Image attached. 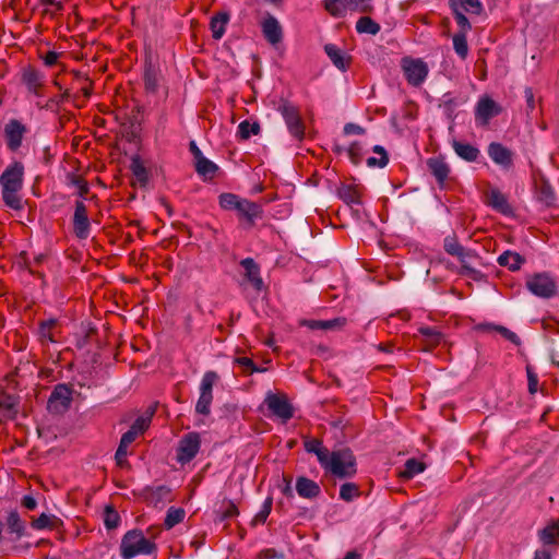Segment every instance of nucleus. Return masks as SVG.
Segmentation results:
<instances>
[{"label": "nucleus", "mask_w": 559, "mask_h": 559, "mask_svg": "<svg viewBox=\"0 0 559 559\" xmlns=\"http://www.w3.org/2000/svg\"><path fill=\"white\" fill-rule=\"evenodd\" d=\"M380 29V25L369 16H361L356 23V31L359 34L377 35Z\"/></svg>", "instance_id": "38"}, {"label": "nucleus", "mask_w": 559, "mask_h": 559, "mask_svg": "<svg viewBox=\"0 0 559 559\" xmlns=\"http://www.w3.org/2000/svg\"><path fill=\"white\" fill-rule=\"evenodd\" d=\"M346 324L345 318H335L332 320H301L300 325L310 330H336Z\"/></svg>", "instance_id": "24"}, {"label": "nucleus", "mask_w": 559, "mask_h": 559, "mask_svg": "<svg viewBox=\"0 0 559 559\" xmlns=\"http://www.w3.org/2000/svg\"><path fill=\"white\" fill-rule=\"evenodd\" d=\"M272 506H273V499H272V497H267L264 500L261 510L254 516L253 524H257V523L263 524L272 511Z\"/></svg>", "instance_id": "55"}, {"label": "nucleus", "mask_w": 559, "mask_h": 559, "mask_svg": "<svg viewBox=\"0 0 559 559\" xmlns=\"http://www.w3.org/2000/svg\"><path fill=\"white\" fill-rule=\"evenodd\" d=\"M72 229L74 236L80 240H85L91 235L92 225L88 218L87 207L83 200L75 201Z\"/></svg>", "instance_id": "6"}, {"label": "nucleus", "mask_w": 559, "mask_h": 559, "mask_svg": "<svg viewBox=\"0 0 559 559\" xmlns=\"http://www.w3.org/2000/svg\"><path fill=\"white\" fill-rule=\"evenodd\" d=\"M450 8H456L461 12L480 15L484 7L480 0H449Z\"/></svg>", "instance_id": "32"}, {"label": "nucleus", "mask_w": 559, "mask_h": 559, "mask_svg": "<svg viewBox=\"0 0 559 559\" xmlns=\"http://www.w3.org/2000/svg\"><path fill=\"white\" fill-rule=\"evenodd\" d=\"M186 516V511L182 508L171 507L168 509L165 518V526L170 530L177 524L181 523Z\"/></svg>", "instance_id": "41"}, {"label": "nucleus", "mask_w": 559, "mask_h": 559, "mask_svg": "<svg viewBox=\"0 0 559 559\" xmlns=\"http://www.w3.org/2000/svg\"><path fill=\"white\" fill-rule=\"evenodd\" d=\"M142 499L148 506L162 509L173 500V496L169 487L160 485L142 490Z\"/></svg>", "instance_id": "12"}, {"label": "nucleus", "mask_w": 559, "mask_h": 559, "mask_svg": "<svg viewBox=\"0 0 559 559\" xmlns=\"http://www.w3.org/2000/svg\"><path fill=\"white\" fill-rule=\"evenodd\" d=\"M264 402L272 414L281 418L284 423L294 417V408L286 395L269 393Z\"/></svg>", "instance_id": "11"}, {"label": "nucleus", "mask_w": 559, "mask_h": 559, "mask_svg": "<svg viewBox=\"0 0 559 559\" xmlns=\"http://www.w3.org/2000/svg\"><path fill=\"white\" fill-rule=\"evenodd\" d=\"M218 380V374L215 371H206L200 383V394H213V386Z\"/></svg>", "instance_id": "47"}, {"label": "nucleus", "mask_w": 559, "mask_h": 559, "mask_svg": "<svg viewBox=\"0 0 559 559\" xmlns=\"http://www.w3.org/2000/svg\"><path fill=\"white\" fill-rule=\"evenodd\" d=\"M243 199L234 193H222L218 197L219 205L226 211H236Z\"/></svg>", "instance_id": "44"}, {"label": "nucleus", "mask_w": 559, "mask_h": 559, "mask_svg": "<svg viewBox=\"0 0 559 559\" xmlns=\"http://www.w3.org/2000/svg\"><path fill=\"white\" fill-rule=\"evenodd\" d=\"M425 464L416 459H408L404 468L400 472V477L403 479H412L417 474L424 472Z\"/></svg>", "instance_id": "37"}, {"label": "nucleus", "mask_w": 559, "mask_h": 559, "mask_svg": "<svg viewBox=\"0 0 559 559\" xmlns=\"http://www.w3.org/2000/svg\"><path fill=\"white\" fill-rule=\"evenodd\" d=\"M213 401V394H200L195 405V412L198 414L207 416L211 412V404Z\"/></svg>", "instance_id": "50"}, {"label": "nucleus", "mask_w": 559, "mask_h": 559, "mask_svg": "<svg viewBox=\"0 0 559 559\" xmlns=\"http://www.w3.org/2000/svg\"><path fill=\"white\" fill-rule=\"evenodd\" d=\"M479 329L485 330V331L495 330V331L499 332L506 340L510 341L511 343H513L515 345L521 344L520 337L514 332L510 331L509 329H507L502 325L484 324V325H480Z\"/></svg>", "instance_id": "46"}, {"label": "nucleus", "mask_w": 559, "mask_h": 559, "mask_svg": "<svg viewBox=\"0 0 559 559\" xmlns=\"http://www.w3.org/2000/svg\"><path fill=\"white\" fill-rule=\"evenodd\" d=\"M240 265L246 271V277L258 292L263 288V280L260 276V267L252 258L241 260Z\"/></svg>", "instance_id": "21"}, {"label": "nucleus", "mask_w": 559, "mask_h": 559, "mask_svg": "<svg viewBox=\"0 0 559 559\" xmlns=\"http://www.w3.org/2000/svg\"><path fill=\"white\" fill-rule=\"evenodd\" d=\"M488 155L492 159L493 163L503 167L504 169H510L513 165V153L511 150L502 145L498 142H491L488 145Z\"/></svg>", "instance_id": "17"}, {"label": "nucleus", "mask_w": 559, "mask_h": 559, "mask_svg": "<svg viewBox=\"0 0 559 559\" xmlns=\"http://www.w3.org/2000/svg\"><path fill=\"white\" fill-rule=\"evenodd\" d=\"M452 147L456 155L466 162L477 160L480 154L479 150L476 146L461 141H453Z\"/></svg>", "instance_id": "30"}, {"label": "nucleus", "mask_w": 559, "mask_h": 559, "mask_svg": "<svg viewBox=\"0 0 559 559\" xmlns=\"http://www.w3.org/2000/svg\"><path fill=\"white\" fill-rule=\"evenodd\" d=\"M7 524L9 527V531L13 534H15L16 538H20L24 535L25 531V524L20 519V515L16 511H11L7 519Z\"/></svg>", "instance_id": "39"}, {"label": "nucleus", "mask_w": 559, "mask_h": 559, "mask_svg": "<svg viewBox=\"0 0 559 559\" xmlns=\"http://www.w3.org/2000/svg\"><path fill=\"white\" fill-rule=\"evenodd\" d=\"M321 466L337 478H350L357 473L356 457L348 448L332 451Z\"/></svg>", "instance_id": "3"}, {"label": "nucleus", "mask_w": 559, "mask_h": 559, "mask_svg": "<svg viewBox=\"0 0 559 559\" xmlns=\"http://www.w3.org/2000/svg\"><path fill=\"white\" fill-rule=\"evenodd\" d=\"M337 195L348 205L361 204L360 192L357 186L343 183L337 189Z\"/></svg>", "instance_id": "31"}, {"label": "nucleus", "mask_w": 559, "mask_h": 559, "mask_svg": "<svg viewBox=\"0 0 559 559\" xmlns=\"http://www.w3.org/2000/svg\"><path fill=\"white\" fill-rule=\"evenodd\" d=\"M443 249L444 251L452 255H462L463 251L466 249L464 248L457 240V237L455 235L447 236L443 239Z\"/></svg>", "instance_id": "42"}, {"label": "nucleus", "mask_w": 559, "mask_h": 559, "mask_svg": "<svg viewBox=\"0 0 559 559\" xmlns=\"http://www.w3.org/2000/svg\"><path fill=\"white\" fill-rule=\"evenodd\" d=\"M23 81L29 91H35L40 85V75L35 70H26L23 73Z\"/></svg>", "instance_id": "54"}, {"label": "nucleus", "mask_w": 559, "mask_h": 559, "mask_svg": "<svg viewBox=\"0 0 559 559\" xmlns=\"http://www.w3.org/2000/svg\"><path fill=\"white\" fill-rule=\"evenodd\" d=\"M25 133V126L16 119H11L4 127V136L8 148L12 152L17 151L22 144Z\"/></svg>", "instance_id": "14"}, {"label": "nucleus", "mask_w": 559, "mask_h": 559, "mask_svg": "<svg viewBox=\"0 0 559 559\" xmlns=\"http://www.w3.org/2000/svg\"><path fill=\"white\" fill-rule=\"evenodd\" d=\"M119 514L109 506L105 508L104 523L108 530L116 528L119 524Z\"/></svg>", "instance_id": "56"}, {"label": "nucleus", "mask_w": 559, "mask_h": 559, "mask_svg": "<svg viewBox=\"0 0 559 559\" xmlns=\"http://www.w3.org/2000/svg\"><path fill=\"white\" fill-rule=\"evenodd\" d=\"M348 155H349L350 160L355 165L360 163V159H361V146L359 145V143L354 142V143L350 144V146L348 147Z\"/></svg>", "instance_id": "60"}, {"label": "nucleus", "mask_w": 559, "mask_h": 559, "mask_svg": "<svg viewBox=\"0 0 559 559\" xmlns=\"http://www.w3.org/2000/svg\"><path fill=\"white\" fill-rule=\"evenodd\" d=\"M122 559H132L140 554V532L138 530L129 531L120 544Z\"/></svg>", "instance_id": "18"}, {"label": "nucleus", "mask_w": 559, "mask_h": 559, "mask_svg": "<svg viewBox=\"0 0 559 559\" xmlns=\"http://www.w3.org/2000/svg\"><path fill=\"white\" fill-rule=\"evenodd\" d=\"M487 204L501 214H510L512 209L507 197L498 189H491L487 194Z\"/></svg>", "instance_id": "22"}, {"label": "nucleus", "mask_w": 559, "mask_h": 559, "mask_svg": "<svg viewBox=\"0 0 559 559\" xmlns=\"http://www.w3.org/2000/svg\"><path fill=\"white\" fill-rule=\"evenodd\" d=\"M258 558L259 559H283L284 558V554L283 552H278L274 548H266V549H262L258 554Z\"/></svg>", "instance_id": "61"}, {"label": "nucleus", "mask_w": 559, "mask_h": 559, "mask_svg": "<svg viewBox=\"0 0 559 559\" xmlns=\"http://www.w3.org/2000/svg\"><path fill=\"white\" fill-rule=\"evenodd\" d=\"M235 362L245 368V371L249 373L262 372L264 369L255 366L253 360L249 357H238Z\"/></svg>", "instance_id": "58"}, {"label": "nucleus", "mask_w": 559, "mask_h": 559, "mask_svg": "<svg viewBox=\"0 0 559 559\" xmlns=\"http://www.w3.org/2000/svg\"><path fill=\"white\" fill-rule=\"evenodd\" d=\"M260 25L263 37L269 44L275 46L283 40V27L275 16L266 13Z\"/></svg>", "instance_id": "13"}, {"label": "nucleus", "mask_w": 559, "mask_h": 559, "mask_svg": "<svg viewBox=\"0 0 559 559\" xmlns=\"http://www.w3.org/2000/svg\"><path fill=\"white\" fill-rule=\"evenodd\" d=\"M157 408V403L150 405L145 413L142 414V435L145 432V430L150 427L152 417L154 416Z\"/></svg>", "instance_id": "59"}, {"label": "nucleus", "mask_w": 559, "mask_h": 559, "mask_svg": "<svg viewBox=\"0 0 559 559\" xmlns=\"http://www.w3.org/2000/svg\"><path fill=\"white\" fill-rule=\"evenodd\" d=\"M239 514L238 508L233 501L224 502L222 509L218 512L219 521H226L233 519Z\"/></svg>", "instance_id": "53"}, {"label": "nucleus", "mask_w": 559, "mask_h": 559, "mask_svg": "<svg viewBox=\"0 0 559 559\" xmlns=\"http://www.w3.org/2000/svg\"><path fill=\"white\" fill-rule=\"evenodd\" d=\"M261 131V127L259 122H250L248 120H243L238 126L237 135L240 140H248L251 135H257Z\"/></svg>", "instance_id": "40"}, {"label": "nucleus", "mask_w": 559, "mask_h": 559, "mask_svg": "<svg viewBox=\"0 0 559 559\" xmlns=\"http://www.w3.org/2000/svg\"><path fill=\"white\" fill-rule=\"evenodd\" d=\"M56 321L50 319L40 323L39 335L43 341L55 342L51 334V329L55 326Z\"/></svg>", "instance_id": "57"}, {"label": "nucleus", "mask_w": 559, "mask_h": 559, "mask_svg": "<svg viewBox=\"0 0 559 559\" xmlns=\"http://www.w3.org/2000/svg\"><path fill=\"white\" fill-rule=\"evenodd\" d=\"M296 491L301 498L314 499L320 496L321 488L314 480L299 476L296 479Z\"/></svg>", "instance_id": "20"}, {"label": "nucleus", "mask_w": 559, "mask_h": 559, "mask_svg": "<svg viewBox=\"0 0 559 559\" xmlns=\"http://www.w3.org/2000/svg\"><path fill=\"white\" fill-rule=\"evenodd\" d=\"M497 262L500 266L515 272L525 263V258L518 252L507 250L498 257Z\"/></svg>", "instance_id": "25"}, {"label": "nucleus", "mask_w": 559, "mask_h": 559, "mask_svg": "<svg viewBox=\"0 0 559 559\" xmlns=\"http://www.w3.org/2000/svg\"><path fill=\"white\" fill-rule=\"evenodd\" d=\"M502 112V107L489 96H483L475 107V120L485 127L489 121Z\"/></svg>", "instance_id": "10"}, {"label": "nucleus", "mask_w": 559, "mask_h": 559, "mask_svg": "<svg viewBox=\"0 0 559 559\" xmlns=\"http://www.w3.org/2000/svg\"><path fill=\"white\" fill-rule=\"evenodd\" d=\"M140 431V419H135L131 429L122 435L119 447L116 452V461L120 467L127 464V455L129 445L135 440Z\"/></svg>", "instance_id": "15"}, {"label": "nucleus", "mask_w": 559, "mask_h": 559, "mask_svg": "<svg viewBox=\"0 0 559 559\" xmlns=\"http://www.w3.org/2000/svg\"><path fill=\"white\" fill-rule=\"evenodd\" d=\"M305 449L307 452L316 454L320 465L326 462V457L331 453L325 447H323L322 441L319 439L306 440Z\"/></svg>", "instance_id": "34"}, {"label": "nucleus", "mask_w": 559, "mask_h": 559, "mask_svg": "<svg viewBox=\"0 0 559 559\" xmlns=\"http://www.w3.org/2000/svg\"><path fill=\"white\" fill-rule=\"evenodd\" d=\"M72 402V390L67 384H58L52 390L48 400V409L53 414L66 413Z\"/></svg>", "instance_id": "7"}, {"label": "nucleus", "mask_w": 559, "mask_h": 559, "mask_svg": "<svg viewBox=\"0 0 559 559\" xmlns=\"http://www.w3.org/2000/svg\"><path fill=\"white\" fill-rule=\"evenodd\" d=\"M155 549L156 545L142 535V555H152Z\"/></svg>", "instance_id": "63"}, {"label": "nucleus", "mask_w": 559, "mask_h": 559, "mask_svg": "<svg viewBox=\"0 0 559 559\" xmlns=\"http://www.w3.org/2000/svg\"><path fill=\"white\" fill-rule=\"evenodd\" d=\"M453 15H454V19H455V22L459 26V32L457 33H463V34H467L471 29H472V25L468 21V19L465 16V14L461 11H459L456 8H450Z\"/></svg>", "instance_id": "51"}, {"label": "nucleus", "mask_w": 559, "mask_h": 559, "mask_svg": "<svg viewBox=\"0 0 559 559\" xmlns=\"http://www.w3.org/2000/svg\"><path fill=\"white\" fill-rule=\"evenodd\" d=\"M538 538L544 546H556L559 544V520L551 521L538 532Z\"/></svg>", "instance_id": "26"}, {"label": "nucleus", "mask_w": 559, "mask_h": 559, "mask_svg": "<svg viewBox=\"0 0 559 559\" xmlns=\"http://www.w3.org/2000/svg\"><path fill=\"white\" fill-rule=\"evenodd\" d=\"M427 167L436 178L438 186L443 188L450 174V167L445 160L442 157H430L427 160Z\"/></svg>", "instance_id": "19"}, {"label": "nucleus", "mask_w": 559, "mask_h": 559, "mask_svg": "<svg viewBox=\"0 0 559 559\" xmlns=\"http://www.w3.org/2000/svg\"><path fill=\"white\" fill-rule=\"evenodd\" d=\"M455 258H457L461 263V269L459 273L462 275H467L473 280H476L477 276L479 275V271L474 269L469 262L474 259H477L478 254L472 249H465L462 255H456Z\"/></svg>", "instance_id": "27"}, {"label": "nucleus", "mask_w": 559, "mask_h": 559, "mask_svg": "<svg viewBox=\"0 0 559 559\" xmlns=\"http://www.w3.org/2000/svg\"><path fill=\"white\" fill-rule=\"evenodd\" d=\"M194 166L195 171L204 179H213L218 171V166L206 157L198 160Z\"/></svg>", "instance_id": "36"}, {"label": "nucleus", "mask_w": 559, "mask_h": 559, "mask_svg": "<svg viewBox=\"0 0 559 559\" xmlns=\"http://www.w3.org/2000/svg\"><path fill=\"white\" fill-rule=\"evenodd\" d=\"M67 185L76 189L75 194L84 201L85 197L90 191V187L86 180L75 174L67 175Z\"/></svg>", "instance_id": "35"}, {"label": "nucleus", "mask_w": 559, "mask_h": 559, "mask_svg": "<svg viewBox=\"0 0 559 559\" xmlns=\"http://www.w3.org/2000/svg\"><path fill=\"white\" fill-rule=\"evenodd\" d=\"M360 489L355 483H345L340 488V498L345 502H350L360 496Z\"/></svg>", "instance_id": "45"}, {"label": "nucleus", "mask_w": 559, "mask_h": 559, "mask_svg": "<svg viewBox=\"0 0 559 559\" xmlns=\"http://www.w3.org/2000/svg\"><path fill=\"white\" fill-rule=\"evenodd\" d=\"M229 19V13L225 11L217 12L211 17L210 28L214 39L218 40L224 36Z\"/></svg>", "instance_id": "28"}, {"label": "nucleus", "mask_w": 559, "mask_h": 559, "mask_svg": "<svg viewBox=\"0 0 559 559\" xmlns=\"http://www.w3.org/2000/svg\"><path fill=\"white\" fill-rule=\"evenodd\" d=\"M324 51L332 61V63L340 70L345 71L348 68L349 58H346L343 51L334 44H326Z\"/></svg>", "instance_id": "29"}, {"label": "nucleus", "mask_w": 559, "mask_h": 559, "mask_svg": "<svg viewBox=\"0 0 559 559\" xmlns=\"http://www.w3.org/2000/svg\"><path fill=\"white\" fill-rule=\"evenodd\" d=\"M236 212L245 228H252L257 221L262 219L264 215L262 205L248 199L241 201Z\"/></svg>", "instance_id": "9"}, {"label": "nucleus", "mask_w": 559, "mask_h": 559, "mask_svg": "<svg viewBox=\"0 0 559 559\" xmlns=\"http://www.w3.org/2000/svg\"><path fill=\"white\" fill-rule=\"evenodd\" d=\"M370 1L371 0H342V3L352 11L366 13L372 10L371 4L369 3Z\"/></svg>", "instance_id": "52"}, {"label": "nucleus", "mask_w": 559, "mask_h": 559, "mask_svg": "<svg viewBox=\"0 0 559 559\" xmlns=\"http://www.w3.org/2000/svg\"><path fill=\"white\" fill-rule=\"evenodd\" d=\"M144 94L147 106H155L167 97V87L159 66L151 53L145 56Z\"/></svg>", "instance_id": "2"}, {"label": "nucleus", "mask_w": 559, "mask_h": 559, "mask_svg": "<svg viewBox=\"0 0 559 559\" xmlns=\"http://www.w3.org/2000/svg\"><path fill=\"white\" fill-rule=\"evenodd\" d=\"M58 521L57 516L52 514L41 513L37 519L32 522V527L37 531L52 528Z\"/></svg>", "instance_id": "48"}, {"label": "nucleus", "mask_w": 559, "mask_h": 559, "mask_svg": "<svg viewBox=\"0 0 559 559\" xmlns=\"http://www.w3.org/2000/svg\"><path fill=\"white\" fill-rule=\"evenodd\" d=\"M24 183V165L12 162L0 176L2 201L13 210L22 209L21 191Z\"/></svg>", "instance_id": "1"}, {"label": "nucleus", "mask_w": 559, "mask_h": 559, "mask_svg": "<svg viewBox=\"0 0 559 559\" xmlns=\"http://www.w3.org/2000/svg\"><path fill=\"white\" fill-rule=\"evenodd\" d=\"M418 333L423 337L425 350H432L443 341V334L436 328L421 326L418 329Z\"/></svg>", "instance_id": "23"}, {"label": "nucleus", "mask_w": 559, "mask_h": 559, "mask_svg": "<svg viewBox=\"0 0 559 559\" xmlns=\"http://www.w3.org/2000/svg\"><path fill=\"white\" fill-rule=\"evenodd\" d=\"M324 9L334 17H342L345 14L347 7L342 3V0H324Z\"/></svg>", "instance_id": "49"}, {"label": "nucleus", "mask_w": 559, "mask_h": 559, "mask_svg": "<svg viewBox=\"0 0 559 559\" xmlns=\"http://www.w3.org/2000/svg\"><path fill=\"white\" fill-rule=\"evenodd\" d=\"M467 34L463 33H455L453 35V48L456 52V55L462 59H466L468 55V45L466 39Z\"/></svg>", "instance_id": "43"}, {"label": "nucleus", "mask_w": 559, "mask_h": 559, "mask_svg": "<svg viewBox=\"0 0 559 559\" xmlns=\"http://www.w3.org/2000/svg\"><path fill=\"white\" fill-rule=\"evenodd\" d=\"M407 82L413 86H419L428 75V67L421 60H411L404 66Z\"/></svg>", "instance_id": "16"}, {"label": "nucleus", "mask_w": 559, "mask_h": 559, "mask_svg": "<svg viewBox=\"0 0 559 559\" xmlns=\"http://www.w3.org/2000/svg\"><path fill=\"white\" fill-rule=\"evenodd\" d=\"M129 146L130 147H127L126 145H123L122 148H123L126 155L130 154V160H131L130 168L134 176V181H133V185H134L135 181L140 180V155L138 153L139 142L138 141H134L133 143L130 142Z\"/></svg>", "instance_id": "33"}, {"label": "nucleus", "mask_w": 559, "mask_h": 559, "mask_svg": "<svg viewBox=\"0 0 559 559\" xmlns=\"http://www.w3.org/2000/svg\"><path fill=\"white\" fill-rule=\"evenodd\" d=\"M366 163H367V166L371 167V168H374V167L383 168L389 163V157H379V158L378 157H368Z\"/></svg>", "instance_id": "62"}, {"label": "nucleus", "mask_w": 559, "mask_h": 559, "mask_svg": "<svg viewBox=\"0 0 559 559\" xmlns=\"http://www.w3.org/2000/svg\"><path fill=\"white\" fill-rule=\"evenodd\" d=\"M526 288L536 297L550 299L558 293L556 280L547 272L535 273L526 281Z\"/></svg>", "instance_id": "5"}, {"label": "nucleus", "mask_w": 559, "mask_h": 559, "mask_svg": "<svg viewBox=\"0 0 559 559\" xmlns=\"http://www.w3.org/2000/svg\"><path fill=\"white\" fill-rule=\"evenodd\" d=\"M201 445L200 435L198 432H189L179 441L177 449V461L181 464L189 463L198 454Z\"/></svg>", "instance_id": "8"}, {"label": "nucleus", "mask_w": 559, "mask_h": 559, "mask_svg": "<svg viewBox=\"0 0 559 559\" xmlns=\"http://www.w3.org/2000/svg\"><path fill=\"white\" fill-rule=\"evenodd\" d=\"M277 110L281 112L292 136L301 141L305 136L306 127L298 107L286 99H282Z\"/></svg>", "instance_id": "4"}, {"label": "nucleus", "mask_w": 559, "mask_h": 559, "mask_svg": "<svg viewBox=\"0 0 559 559\" xmlns=\"http://www.w3.org/2000/svg\"><path fill=\"white\" fill-rule=\"evenodd\" d=\"M345 134H362L365 133V129L355 123H346L344 127Z\"/></svg>", "instance_id": "64"}]
</instances>
